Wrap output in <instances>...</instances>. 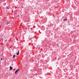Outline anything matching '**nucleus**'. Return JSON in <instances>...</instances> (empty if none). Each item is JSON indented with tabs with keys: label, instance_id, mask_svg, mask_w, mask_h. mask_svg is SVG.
I'll list each match as a JSON object with an SVG mask.
<instances>
[{
	"label": "nucleus",
	"instance_id": "nucleus-1",
	"mask_svg": "<svg viewBox=\"0 0 79 79\" xmlns=\"http://www.w3.org/2000/svg\"><path fill=\"white\" fill-rule=\"evenodd\" d=\"M19 69H17L15 72V74H17V72H19Z\"/></svg>",
	"mask_w": 79,
	"mask_h": 79
},
{
	"label": "nucleus",
	"instance_id": "nucleus-2",
	"mask_svg": "<svg viewBox=\"0 0 79 79\" xmlns=\"http://www.w3.org/2000/svg\"><path fill=\"white\" fill-rule=\"evenodd\" d=\"M9 68H10V70H12V69H13V67H12L10 66Z\"/></svg>",
	"mask_w": 79,
	"mask_h": 79
},
{
	"label": "nucleus",
	"instance_id": "nucleus-3",
	"mask_svg": "<svg viewBox=\"0 0 79 79\" xmlns=\"http://www.w3.org/2000/svg\"><path fill=\"white\" fill-rule=\"evenodd\" d=\"M68 20V19H67V18H65L64 19V21H67Z\"/></svg>",
	"mask_w": 79,
	"mask_h": 79
},
{
	"label": "nucleus",
	"instance_id": "nucleus-4",
	"mask_svg": "<svg viewBox=\"0 0 79 79\" xmlns=\"http://www.w3.org/2000/svg\"><path fill=\"white\" fill-rule=\"evenodd\" d=\"M17 12H18V11H17V10H15L14 11L15 14H16L17 13Z\"/></svg>",
	"mask_w": 79,
	"mask_h": 79
},
{
	"label": "nucleus",
	"instance_id": "nucleus-5",
	"mask_svg": "<svg viewBox=\"0 0 79 79\" xmlns=\"http://www.w3.org/2000/svg\"><path fill=\"white\" fill-rule=\"evenodd\" d=\"M41 29H42V30H44V29H45V27H41Z\"/></svg>",
	"mask_w": 79,
	"mask_h": 79
},
{
	"label": "nucleus",
	"instance_id": "nucleus-6",
	"mask_svg": "<svg viewBox=\"0 0 79 79\" xmlns=\"http://www.w3.org/2000/svg\"><path fill=\"white\" fill-rule=\"evenodd\" d=\"M19 50L18 51V53L16 54L17 55H19Z\"/></svg>",
	"mask_w": 79,
	"mask_h": 79
},
{
	"label": "nucleus",
	"instance_id": "nucleus-7",
	"mask_svg": "<svg viewBox=\"0 0 79 79\" xmlns=\"http://www.w3.org/2000/svg\"><path fill=\"white\" fill-rule=\"evenodd\" d=\"M6 5V2L4 3L3 4V5L4 6H5V5Z\"/></svg>",
	"mask_w": 79,
	"mask_h": 79
},
{
	"label": "nucleus",
	"instance_id": "nucleus-8",
	"mask_svg": "<svg viewBox=\"0 0 79 79\" xmlns=\"http://www.w3.org/2000/svg\"><path fill=\"white\" fill-rule=\"evenodd\" d=\"M6 10H8L9 9V7L8 6H7L6 7Z\"/></svg>",
	"mask_w": 79,
	"mask_h": 79
},
{
	"label": "nucleus",
	"instance_id": "nucleus-9",
	"mask_svg": "<svg viewBox=\"0 0 79 79\" xmlns=\"http://www.w3.org/2000/svg\"><path fill=\"white\" fill-rule=\"evenodd\" d=\"M10 21H9L8 22H7V25H8V24H9L10 23Z\"/></svg>",
	"mask_w": 79,
	"mask_h": 79
},
{
	"label": "nucleus",
	"instance_id": "nucleus-10",
	"mask_svg": "<svg viewBox=\"0 0 79 79\" xmlns=\"http://www.w3.org/2000/svg\"><path fill=\"white\" fill-rule=\"evenodd\" d=\"M15 55H14L13 56V58H15Z\"/></svg>",
	"mask_w": 79,
	"mask_h": 79
},
{
	"label": "nucleus",
	"instance_id": "nucleus-11",
	"mask_svg": "<svg viewBox=\"0 0 79 79\" xmlns=\"http://www.w3.org/2000/svg\"><path fill=\"white\" fill-rule=\"evenodd\" d=\"M32 29H33L32 28H31V31L32 30Z\"/></svg>",
	"mask_w": 79,
	"mask_h": 79
},
{
	"label": "nucleus",
	"instance_id": "nucleus-12",
	"mask_svg": "<svg viewBox=\"0 0 79 79\" xmlns=\"http://www.w3.org/2000/svg\"><path fill=\"white\" fill-rule=\"evenodd\" d=\"M2 41H3V39H2Z\"/></svg>",
	"mask_w": 79,
	"mask_h": 79
},
{
	"label": "nucleus",
	"instance_id": "nucleus-13",
	"mask_svg": "<svg viewBox=\"0 0 79 79\" xmlns=\"http://www.w3.org/2000/svg\"><path fill=\"white\" fill-rule=\"evenodd\" d=\"M7 40H5V42H7Z\"/></svg>",
	"mask_w": 79,
	"mask_h": 79
},
{
	"label": "nucleus",
	"instance_id": "nucleus-14",
	"mask_svg": "<svg viewBox=\"0 0 79 79\" xmlns=\"http://www.w3.org/2000/svg\"><path fill=\"white\" fill-rule=\"evenodd\" d=\"M29 40H31V38H30L29 39Z\"/></svg>",
	"mask_w": 79,
	"mask_h": 79
},
{
	"label": "nucleus",
	"instance_id": "nucleus-15",
	"mask_svg": "<svg viewBox=\"0 0 79 79\" xmlns=\"http://www.w3.org/2000/svg\"><path fill=\"white\" fill-rule=\"evenodd\" d=\"M3 59L2 58H1V60H2V59Z\"/></svg>",
	"mask_w": 79,
	"mask_h": 79
},
{
	"label": "nucleus",
	"instance_id": "nucleus-16",
	"mask_svg": "<svg viewBox=\"0 0 79 79\" xmlns=\"http://www.w3.org/2000/svg\"><path fill=\"white\" fill-rule=\"evenodd\" d=\"M57 47H58V44H57Z\"/></svg>",
	"mask_w": 79,
	"mask_h": 79
}]
</instances>
